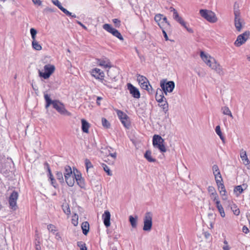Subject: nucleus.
<instances>
[{"label": "nucleus", "mask_w": 250, "mask_h": 250, "mask_svg": "<svg viewBox=\"0 0 250 250\" xmlns=\"http://www.w3.org/2000/svg\"><path fill=\"white\" fill-rule=\"evenodd\" d=\"M242 231L244 233L247 234L249 232V229L246 226H244L242 228Z\"/></svg>", "instance_id": "62"}, {"label": "nucleus", "mask_w": 250, "mask_h": 250, "mask_svg": "<svg viewBox=\"0 0 250 250\" xmlns=\"http://www.w3.org/2000/svg\"><path fill=\"white\" fill-rule=\"evenodd\" d=\"M32 45L33 48L38 51L42 50V46L38 43L37 41H34L32 42Z\"/></svg>", "instance_id": "36"}, {"label": "nucleus", "mask_w": 250, "mask_h": 250, "mask_svg": "<svg viewBox=\"0 0 250 250\" xmlns=\"http://www.w3.org/2000/svg\"><path fill=\"white\" fill-rule=\"evenodd\" d=\"M164 140L159 135H154L153 137V145L158 148L161 152H165L166 148L164 144Z\"/></svg>", "instance_id": "4"}, {"label": "nucleus", "mask_w": 250, "mask_h": 250, "mask_svg": "<svg viewBox=\"0 0 250 250\" xmlns=\"http://www.w3.org/2000/svg\"><path fill=\"white\" fill-rule=\"evenodd\" d=\"M52 1L53 3L56 6H57L59 9L60 7H62L58 0H52Z\"/></svg>", "instance_id": "57"}, {"label": "nucleus", "mask_w": 250, "mask_h": 250, "mask_svg": "<svg viewBox=\"0 0 250 250\" xmlns=\"http://www.w3.org/2000/svg\"><path fill=\"white\" fill-rule=\"evenodd\" d=\"M218 189L219 190L220 193L221 195L224 196L225 195L226 191L225 188V186L223 183L221 184L220 185H217Z\"/></svg>", "instance_id": "31"}, {"label": "nucleus", "mask_w": 250, "mask_h": 250, "mask_svg": "<svg viewBox=\"0 0 250 250\" xmlns=\"http://www.w3.org/2000/svg\"><path fill=\"white\" fill-rule=\"evenodd\" d=\"M229 206L230 207L231 210L233 211V214L235 215H238L240 214V210L237 208V206L233 204L232 202L229 201Z\"/></svg>", "instance_id": "20"}, {"label": "nucleus", "mask_w": 250, "mask_h": 250, "mask_svg": "<svg viewBox=\"0 0 250 250\" xmlns=\"http://www.w3.org/2000/svg\"><path fill=\"white\" fill-rule=\"evenodd\" d=\"M200 57L203 60V61L209 66V64L208 62H210V64H211L213 62L212 59H214L213 58H211L210 56H208L207 55L204 53L203 51H201L200 52Z\"/></svg>", "instance_id": "16"}, {"label": "nucleus", "mask_w": 250, "mask_h": 250, "mask_svg": "<svg viewBox=\"0 0 250 250\" xmlns=\"http://www.w3.org/2000/svg\"><path fill=\"white\" fill-rule=\"evenodd\" d=\"M221 110L222 111V112H223V114L227 115L228 114H229V112H230V110H229V107H227V106L222 107V108H221Z\"/></svg>", "instance_id": "44"}, {"label": "nucleus", "mask_w": 250, "mask_h": 250, "mask_svg": "<svg viewBox=\"0 0 250 250\" xmlns=\"http://www.w3.org/2000/svg\"><path fill=\"white\" fill-rule=\"evenodd\" d=\"M158 25L159 26H160V27L162 29V32H163V34L164 35V36L166 39V41H167L168 40V36L167 35V34L165 31V28H164L163 27H162L161 26V25L160 24V23H158Z\"/></svg>", "instance_id": "49"}, {"label": "nucleus", "mask_w": 250, "mask_h": 250, "mask_svg": "<svg viewBox=\"0 0 250 250\" xmlns=\"http://www.w3.org/2000/svg\"><path fill=\"white\" fill-rule=\"evenodd\" d=\"M127 86L130 93L134 98L139 99L140 97V92L136 87L134 86L130 83H127Z\"/></svg>", "instance_id": "13"}, {"label": "nucleus", "mask_w": 250, "mask_h": 250, "mask_svg": "<svg viewBox=\"0 0 250 250\" xmlns=\"http://www.w3.org/2000/svg\"><path fill=\"white\" fill-rule=\"evenodd\" d=\"M162 104H160V106L163 108V111L165 113H166L168 110V105L166 101H164L163 103H161Z\"/></svg>", "instance_id": "30"}, {"label": "nucleus", "mask_w": 250, "mask_h": 250, "mask_svg": "<svg viewBox=\"0 0 250 250\" xmlns=\"http://www.w3.org/2000/svg\"><path fill=\"white\" fill-rule=\"evenodd\" d=\"M62 207H63V210L64 212L66 214H67V215L69 214L70 213V209L68 206L65 205V206H63Z\"/></svg>", "instance_id": "50"}, {"label": "nucleus", "mask_w": 250, "mask_h": 250, "mask_svg": "<svg viewBox=\"0 0 250 250\" xmlns=\"http://www.w3.org/2000/svg\"><path fill=\"white\" fill-rule=\"evenodd\" d=\"M91 75L97 79H102L104 77V73L99 68H95L91 71Z\"/></svg>", "instance_id": "14"}, {"label": "nucleus", "mask_w": 250, "mask_h": 250, "mask_svg": "<svg viewBox=\"0 0 250 250\" xmlns=\"http://www.w3.org/2000/svg\"><path fill=\"white\" fill-rule=\"evenodd\" d=\"M44 99L46 102V108H47L50 104H52L53 107L56 109L60 114L66 116H70L71 113L68 112L64 107V105L58 101H52L48 94H44Z\"/></svg>", "instance_id": "1"}, {"label": "nucleus", "mask_w": 250, "mask_h": 250, "mask_svg": "<svg viewBox=\"0 0 250 250\" xmlns=\"http://www.w3.org/2000/svg\"><path fill=\"white\" fill-rule=\"evenodd\" d=\"M204 236L206 238V239H208L210 236V233H209L208 232H205L204 233Z\"/></svg>", "instance_id": "64"}, {"label": "nucleus", "mask_w": 250, "mask_h": 250, "mask_svg": "<svg viewBox=\"0 0 250 250\" xmlns=\"http://www.w3.org/2000/svg\"><path fill=\"white\" fill-rule=\"evenodd\" d=\"M102 83L105 85H106L107 87L112 88H115L116 87V85L115 83H113L112 84H111L110 82H108L107 80H104V78H102V79H100Z\"/></svg>", "instance_id": "26"}, {"label": "nucleus", "mask_w": 250, "mask_h": 250, "mask_svg": "<svg viewBox=\"0 0 250 250\" xmlns=\"http://www.w3.org/2000/svg\"><path fill=\"white\" fill-rule=\"evenodd\" d=\"M66 183L69 187H72L75 183V178L73 174L64 177Z\"/></svg>", "instance_id": "21"}, {"label": "nucleus", "mask_w": 250, "mask_h": 250, "mask_svg": "<svg viewBox=\"0 0 250 250\" xmlns=\"http://www.w3.org/2000/svg\"><path fill=\"white\" fill-rule=\"evenodd\" d=\"M99 65L104 67V68H108L111 67V62L107 59H99L98 61Z\"/></svg>", "instance_id": "18"}, {"label": "nucleus", "mask_w": 250, "mask_h": 250, "mask_svg": "<svg viewBox=\"0 0 250 250\" xmlns=\"http://www.w3.org/2000/svg\"><path fill=\"white\" fill-rule=\"evenodd\" d=\"M249 36L250 32L248 31L245 32L244 33L241 35H239L234 42V45L237 47L240 46L246 42Z\"/></svg>", "instance_id": "8"}, {"label": "nucleus", "mask_w": 250, "mask_h": 250, "mask_svg": "<svg viewBox=\"0 0 250 250\" xmlns=\"http://www.w3.org/2000/svg\"><path fill=\"white\" fill-rule=\"evenodd\" d=\"M107 75L111 80L114 82H116V77L117 76V72L115 69H111L107 71Z\"/></svg>", "instance_id": "19"}, {"label": "nucleus", "mask_w": 250, "mask_h": 250, "mask_svg": "<svg viewBox=\"0 0 250 250\" xmlns=\"http://www.w3.org/2000/svg\"><path fill=\"white\" fill-rule=\"evenodd\" d=\"M240 157L242 160L245 162H248L249 159H248L247 153L243 149H242L240 152Z\"/></svg>", "instance_id": "33"}, {"label": "nucleus", "mask_w": 250, "mask_h": 250, "mask_svg": "<svg viewBox=\"0 0 250 250\" xmlns=\"http://www.w3.org/2000/svg\"><path fill=\"white\" fill-rule=\"evenodd\" d=\"M103 218L104 219V223L105 226L107 228L110 225V213L108 210L104 211L103 215Z\"/></svg>", "instance_id": "15"}, {"label": "nucleus", "mask_w": 250, "mask_h": 250, "mask_svg": "<svg viewBox=\"0 0 250 250\" xmlns=\"http://www.w3.org/2000/svg\"><path fill=\"white\" fill-rule=\"evenodd\" d=\"M54 12H55V10L50 7H46L43 10V13L45 14Z\"/></svg>", "instance_id": "54"}, {"label": "nucleus", "mask_w": 250, "mask_h": 250, "mask_svg": "<svg viewBox=\"0 0 250 250\" xmlns=\"http://www.w3.org/2000/svg\"><path fill=\"white\" fill-rule=\"evenodd\" d=\"M121 122L125 128H129L130 127V122L128 116L125 118V119L121 120Z\"/></svg>", "instance_id": "28"}, {"label": "nucleus", "mask_w": 250, "mask_h": 250, "mask_svg": "<svg viewBox=\"0 0 250 250\" xmlns=\"http://www.w3.org/2000/svg\"><path fill=\"white\" fill-rule=\"evenodd\" d=\"M210 197L211 199H212L213 201L214 202L217 201V200H219L218 196L217 195V192L215 193L214 194H211Z\"/></svg>", "instance_id": "55"}, {"label": "nucleus", "mask_w": 250, "mask_h": 250, "mask_svg": "<svg viewBox=\"0 0 250 250\" xmlns=\"http://www.w3.org/2000/svg\"><path fill=\"white\" fill-rule=\"evenodd\" d=\"M160 86L162 91L165 95H167V92L171 93L173 91L175 87V83L173 81H167V79H163L160 81Z\"/></svg>", "instance_id": "2"}, {"label": "nucleus", "mask_w": 250, "mask_h": 250, "mask_svg": "<svg viewBox=\"0 0 250 250\" xmlns=\"http://www.w3.org/2000/svg\"><path fill=\"white\" fill-rule=\"evenodd\" d=\"M117 114L120 121L125 119L126 117H127V115L126 114L119 110H117Z\"/></svg>", "instance_id": "37"}, {"label": "nucleus", "mask_w": 250, "mask_h": 250, "mask_svg": "<svg viewBox=\"0 0 250 250\" xmlns=\"http://www.w3.org/2000/svg\"><path fill=\"white\" fill-rule=\"evenodd\" d=\"M208 191L211 194H214L216 192L214 188L212 186H209L208 188Z\"/></svg>", "instance_id": "58"}, {"label": "nucleus", "mask_w": 250, "mask_h": 250, "mask_svg": "<svg viewBox=\"0 0 250 250\" xmlns=\"http://www.w3.org/2000/svg\"><path fill=\"white\" fill-rule=\"evenodd\" d=\"M138 216H136L135 217L132 215L129 216V221L133 228H136L137 225Z\"/></svg>", "instance_id": "23"}, {"label": "nucleus", "mask_w": 250, "mask_h": 250, "mask_svg": "<svg viewBox=\"0 0 250 250\" xmlns=\"http://www.w3.org/2000/svg\"><path fill=\"white\" fill-rule=\"evenodd\" d=\"M85 167H86V171H87V173H88V176H89L88 174L89 169L93 168V165H92V163H91V162L87 159H86L85 160Z\"/></svg>", "instance_id": "34"}, {"label": "nucleus", "mask_w": 250, "mask_h": 250, "mask_svg": "<svg viewBox=\"0 0 250 250\" xmlns=\"http://www.w3.org/2000/svg\"><path fill=\"white\" fill-rule=\"evenodd\" d=\"M60 9L67 16H71L72 17H73V18L76 17L75 15H74V14L73 15L72 13L69 12L67 9L63 8V7H60Z\"/></svg>", "instance_id": "39"}, {"label": "nucleus", "mask_w": 250, "mask_h": 250, "mask_svg": "<svg viewBox=\"0 0 250 250\" xmlns=\"http://www.w3.org/2000/svg\"><path fill=\"white\" fill-rule=\"evenodd\" d=\"M32 1L35 4L41 5L42 4V1L40 0H32Z\"/></svg>", "instance_id": "63"}, {"label": "nucleus", "mask_w": 250, "mask_h": 250, "mask_svg": "<svg viewBox=\"0 0 250 250\" xmlns=\"http://www.w3.org/2000/svg\"><path fill=\"white\" fill-rule=\"evenodd\" d=\"M77 246L80 248V250L82 248H84V250H87L85 244L82 241L78 242Z\"/></svg>", "instance_id": "45"}, {"label": "nucleus", "mask_w": 250, "mask_h": 250, "mask_svg": "<svg viewBox=\"0 0 250 250\" xmlns=\"http://www.w3.org/2000/svg\"><path fill=\"white\" fill-rule=\"evenodd\" d=\"M155 98L156 101L159 103H163L164 102V99L166 100V98L163 95V93L161 89H157L155 95Z\"/></svg>", "instance_id": "17"}, {"label": "nucleus", "mask_w": 250, "mask_h": 250, "mask_svg": "<svg viewBox=\"0 0 250 250\" xmlns=\"http://www.w3.org/2000/svg\"><path fill=\"white\" fill-rule=\"evenodd\" d=\"M47 229L50 230L51 232L53 233H55V232L56 231V227L52 225V224H49L47 226Z\"/></svg>", "instance_id": "43"}, {"label": "nucleus", "mask_w": 250, "mask_h": 250, "mask_svg": "<svg viewBox=\"0 0 250 250\" xmlns=\"http://www.w3.org/2000/svg\"><path fill=\"white\" fill-rule=\"evenodd\" d=\"M212 61L213 62L211 64L209 63V61L208 62L209 67H210L212 69L214 70L219 75H223L224 74V72L221 66L216 62L215 59H212Z\"/></svg>", "instance_id": "12"}, {"label": "nucleus", "mask_w": 250, "mask_h": 250, "mask_svg": "<svg viewBox=\"0 0 250 250\" xmlns=\"http://www.w3.org/2000/svg\"><path fill=\"white\" fill-rule=\"evenodd\" d=\"M215 179L217 184V185H220L223 183V179L221 175L220 172H218L217 174L214 175Z\"/></svg>", "instance_id": "27"}, {"label": "nucleus", "mask_w": 250, "mask_h": 250, "mask_svg": "<svg viewBox=\"0 0 250 250\" xmlns=\"http://www.w3.org/2000/svg\"><path fill=\"white\" fill-rule=\"evenodd\" d=\"M178 22H179L181 25L184 26L185 28H187L186 22L182 19V18L180 17L178 19L176 20Z\"/></svg>", "instance_id": "47"}, {"label": "nucleus", "mask_w": 250, "mask_h": 250, "mask_svg": "<svg viewBox=\"0 0 250 250\" xmlns=\"http://www.w3.org/2000/svg\"><path fill=\"white\" fill-rule=\"evenodd\" d=\"M82 129L83 132L88 133L90 126L89 123L84 119L82 120Z\"/></svg>", "instance_id": "22"}, {"label": "nucleus", "mask_w": 250, "mask_h": 250, "mask_svg": "<svg viewBox=\"0 0 250 250\" xmlns=\"http://www.w3.org/2000/svg\"><path fill=\"white\" fill-rule=\"evenodd\" d=\"M45 165L47 166V170L48 172L49 177L50 179V181H55V179L54 178L53 176L51 173L49 164L47 162H45Z\"/></svg>", "instance_id": "40"}, {"label": "nucleus", "mask_w": 250, "mask_h": 250, "mask_svg": "<svg viewBox=\"0 0 250 250\" xmlns=\"http://www.w3.org/2000/svg\"><path fill=\"white\" fill-rule=\"evenodd\" d=\"M74 217L77 218V220H75L74 219H73L72 220V223L75 226H77V225L78 224V216L76 214H75Z\"/></svg>", "instance_id": "60"}, {"label": "nucleus", "mask_w": 250, "mask_h": 250, "mask_svg": "<svg viewBox=\"0 0 250 250\" xmlns=\"http://www.w3.org/2000/svg\"><path fill=\"white\" fill-rule=\"evenodd\" d=\"M163 21L160 24L162 27H163L165 25H167V27L170 26V24L167 21V19L166 17H164L163 19Z\"/></svg>", "instance_id": "46"}, {"label": "nucleus", "mask_w": 250, "mask_h": 250, "mask_svg": "<svg viewBox=\"0 0 250 250\" xmlns=\"http://www.w3.org/2000/svg\"><path fill=\"white\" fill-rule=\"evenodd\" d=\"M76 182H77L78 185H79L80 187H81V188L83 187L84 184L83 180L82 178L78 179H77Z\"/></svg>", "instance_id": "52"}, {"label": "nucleus", "mask_w": 250, "mask_h": 250, "mask_svg": "<svg viewBox=\"0 0 250 250\" xmlns=\"http://www.w3.org/2000/svg\"><path fill=\"white\" fill-rule=\"evenodd\" d=\"M113 23L116 25L117 27H119L120 25V21L117 19H113Z\"/></svg>", "instance_id": "59"}, {"label": "nucleus", "mask_w": 250, "mask_h": 250, "mask_svg": "<svg viewBox=\"0 0 250 250\" xmlns=\"http://www.w3.org/2000/svg\"><path fill=\"white\" fill-rule=\"evenodd\" d=\"M30 34H31V36L32 35H35V36H36L37 32V30L35 29H34L33 28H32L30 29Z\"/></svg>", "instance_id": "61"}, {"label": "nucleus", "mask_w": 250, "mask_h": 250, "mask_svg": "<svg viewBox=\"0 0 250 250\" xmlns=\"http://www.w3.org/2000/svg\"><path fill=\"white\" fill-rule=\"evenodd\" d=\"M18 198V193L15 191L12 192L9 197V203L10 207L14 210H16L17 208V200Z\"/></svg>", "instance_id": "11"}, {"label": "nucleus", "mask_w": 250, "mask_h": 250, "mask_svg": "<svg viewBox=\"0 0 250 250\" xmlns=\"http://www.w3.org/2000/svg\"><path fill=\"white\" fill-rule=\"evenodd\" d=\"M103 27L104 30L110 33L115 37L118 38L121 41H123L124 38L121 33L117 30L113 28L110 24L107 23L104 24L103 25Z\"/></svg>", "instance_id": "7"}, {"label": "nucleus", "mask_w": 250, "mask_h": 250, "mask_svg": "<svg viewBox=\"0 0 250 250\" xmlns=\"http://www.w3.org/2000/svg\"><path fill=\"white\" fill-rule=\"evenodd\" d=\"M57 179L61 184L64 183V179L62 172L57 171L56 174Z\"/></svg>", "instance_id": "35"}, {"label": "nucleus", "mask_w": 250, "mask_h": 250, "mask_svg": "<svg viewBox=\"0 0 250 250\" xmlns=\"http://www.w3.org/2000/svg\"><path fill=\"white\" fill-rule=\"evenodd\" d=\"M152 226V214L151 212H147L145 213L144 218L143 230L149 231Z\"/></svg>", "instance_id": "5"}, {"label": "nucleus", "mask_w": 250, "mask_h": 250, "mask_svg": "<svg viewBox=\"0 0 250 250\" xmlns=\"http://www.w3.org/2000/svg\"><path fill=\"white\" fill-rule=\"evenodd\" d=\"M220 214V215L222 217H224L225 216V211L224 210V208L222 206H219L218 208H217Z\"/></svg>", "instance_id": "48"}, {"label": "nucleus", "mask_w": 250, "mask_h": 250, "mask_svg": "<svg viewBox=\"0 0 250 250\" xmlns=\"http://www.w3.org/2000/svg\"><path fill=\"white\" fill-rule=\"evenodd\" d=\"M199 12L203 18L210 22L214 23L217 21L215 14L210 10L201 9Z\"/></svg>", "instance_id": "3"}, {"label": "nucleus", "mask_w": 250, "mask_h": 250, "mask_svg": "<svg viewBox=\"0 0 250 250\" xmlns=\"http://www.w3.org/2000/svg\"><path fill=\"white\" fill-rule=\"evenodd\" d=\"M215 132L220 137V138L223 142H224L225 139L222 135V133L221 131L220 127L219 125H217L215 128Z\"/></svg>", "instance_id": "32"}, {"label": "nucleus", "mask_w": 250, "mask_h": 250, "mask_svg": "<svg viewBox=\"0 0 250 250\" xmlns=\"http://www.w3.org/2000/svg\"><path fill=\"white\" fill-rule=\"evenodd\" d=\"M212 170L213 171L214 175L215 174H217V173H218V172H220V170L219 169V167L217 165H214L212 167Z\"/></svg>", "instance_id": "53"}, {"label": "nucleus", "mask_w": 250, "mask_h": 250, "mask_svg": "<svg viewBox=\"0 0 250 250\" xmlns=\"http://www.w3.org/2000/svg\"><path fill=\"white\" fill-rule=\"evenodd\" d=\"M82 229L83 230V232L84 235H86L89 229V225L87 222H84L82 224Z\"/></svg>", "instance_id": "24"}, {"label": "nucleus", "mask_w": 250, "mask_h": 250, "mask_svg": "<svg viewBox=\"0 0 250 250\" xmlns=\"http://www.w3.org/2000/svg\"><path fill=\"white\" fill-rule=\"evenodd\" d=\"M170 11L173 12V18L175 20H176L177 19H178L180 17V16H179L178 12L176 10V9H175L173 7H170Z\"/></svg>", "instance_id": "42"}, {"label": "nucleus", "mask_w": 250, "mask_h": 250, "mask_svg": "<svg viewBox=\"0 0 250 250\" xmlns=\"http://www.w3.org/2000/svg\"><path fill=\"white\" fill-rule=\"evenodd\" d=\"M234 14L235 16L234 18V25L238 31H240L242 29V24L243 20L241 18L240 12L236 10H234Z\"/></svg>", "instance_id": "10"}, {"label": "nucleus", "mask_w": 250, "mask_h": 250, "mask_svg": "<svg viewBox=\"0 0 250 250\" xmlns=\"http://www.w3.org/2000/svg\"><path fill=\"white\" fill-rule=\"evenodd\" d=\"M234 192L238 191L239 194H240L243 191V188H241V187L240 185V186H237L234 189Z\"/></svg>", "instance_id": "56"}, {"label": "nucleus", "mask_w": 250, "mask_h": 250, "mask_svg": "<svg viewBox=\"0 0 250 250\" xmlns=\"http://www.w3.org/2000/svg\"><path fill=\"white\" fill-rule=\"evenodd\" d=\"M163 16V15L161 14H158L156 15L154 17V20H155V21L157 22L160 21L162 19Z\"/></svg>", "instance_id": "51"}, {"label": "nucleus", "mask_w": 250, "mask_h": 250, "mask_svg": "<svg viewBox=\"0 0 250 250\" xmlns=\"http://www.w3.org/2000/svg\"><path fill=\"white\" fill-rule=\"evenodd\" d=\"M102 167L104 168V171L105 172L107 173V174L108 175L111 176L112 175L111 171H110L109 167L107 165H106L105 164H103Z\"/></svg>", "instance_id": "41"}, {"label": "nucleus", "mask_w": 250, "mask_h": 250, "mask_svg": "<svg viewBox=\"0 0 250 250\" xmlns=\"http://www.w3.org/2000/svg\"><path fill=\"white\" fill-rule=\"evenodd\" d=\"M146 159L149 162H155L156 160L151 157V152L149 150H147L144 155Z\"/></svg>", "instance_id": "25"}, {"label": "nucleus", "mask_w": 250, "mask_h": 250, "mask_svg": "<svg viewBox=\"0 0 250 250\" xmlns=\"http://www.w3.org/2000/svg\"><path fill=\"white\" fill-rule=\"evenodd\" d=\"M55 66L51 64H46L44 66V72H42L41 70H39V76L43 78L44 79H47L49 78L50 75L55 71Z\"/></svg>", "instance_id": "6"}, {"label": "nucleus", "mask_w": 250, "mask_h": 250, "mask_svg": "<svg viewBox=\"0 0 250 250\" xmlns=\"http://www.w3.org/2000/svg\"><path fill=\"white\" fill-rule=\"evenodd\" d=\"M102 123L103 126L106 128H108L110 127V124L109 122L104 118H102Z\"/></svg>", "instance_id": "38"}, {"label": "nucleus", "mask_w": 250, "mask_h": 250, "mask_svg": "<svg viewBox=\"0 0 250 250\" xmlns=\"http://www.w3.org/2000/svg\"><path fill=\"white\" fill-rule=\"evenodd\" d=\"M137 81L140 84L141 87L145 90L149 91V86L151 88V85L149 84V82L147 79L144 76L139 75L137 76Z\"/></svg>", "instance_id": "9"}, {"label": "nucleus", "mask_w": 250, "mask_h": 250, "mask_svg": "<svg viewBox=\"0 0 250 250\" xmlns=\"http://www.w3.org/2000/svg\"><path fill=\"white\" fill-rule=\"evenodd\" d=\"M72 171L71 169V168L69 166H66L64 167V176L65 177V176H69L72 175Z\"/></svg>", "instance_id": "29"}]
</instances>
